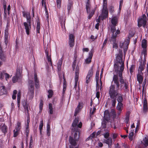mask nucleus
<instances>
[{"label":"nucleus","mask_w":148,"mask_h":148,"mask_svg":"<svg viewBox=\"0 0 148 148\" xmlns=\"http://www.w3.org/2000/svg\"><path fill=\"white\" fill-rule=\"evenodd\" d=\"M124 68L120 67V70H119L118 73L119 77L118 78L117 75H114L113 77V81L116 86V87L117 88H121L123 86V84L124 85V87L125 89H127L128 88L129 83L127 81L123 79L122 76Z\"/></svg>","instance_id":"nucleus-1"},{"label":"nucleus","mask_w":148,"mask_h":148,"mask_svg":"<svg viewBox=\"0 0 148 148\" xmlns=\"http://www.w3.org/2000/svg\"><path fill=\"white\" fill-rule=\"evenodd\" d=\"M22 13L23 17L26 18L27 19V22H24L23 24L27 34L29 35L31 29V17L29 12L23 11L22 12Z\"/></svg>","instance_id":"nucleus-2"},{"label":"nucleus","mask_w":148,"mask_h":148,"mask_svg":"<svg viewBox=\"0 0 148 148\" xmlns=\"http://www.w3.org/2000/svg\"><path fill=\"white\" fill-rule=\"evenodd\" d=\"M115 86L112 84L110 87L109 93L110 98L111 99L112 105L113 106H115L116 102V98L118 95V90L119 89L116 88Z\"/></svg>","instance_id":"nucleus-3"},{"label":"nucleus","mask_w":148,"mask_h":148,"mask_svg":"<svg viewBox=\"0 0 148 148\" xmlns=\"http://www.w3.org/2000/svg\"><path fill=\"white\" fill-rule=\"evenodd\" d=\"M28 93L31 99H32L34 95V81L29 80V81Z\"/></svg>","instance_id":"nucleus-4"},{"label":"nucleus","mask_w":148,"mask_h":148,"mask_svg":"<svg viewBox=\"0 0 148 148\" xmlns=\"http://www.w3.org/2000/svg\"><path fill=\"white\" fill-rule=\"evenodd\" d=\"M112 25L110 26L111 32H114L116 31V26L118 23V18L116 16L113 17L111 20Z\"/></svg>","instance_id":"nucleus-5"},{"label":"nucleus","mask_w":148,"mask_h":148,"mask_svg":"<svg viewBox=\"0 0 148 148\" xmlns=\"http://www.w3.org/2000/svg\"><path fill=\"white\" fill-rule=\"evenodd\" d=\"M106 11L102 10L101 15L99 16L98 18L96 20V22L97 23H99L101 20H103L108 17V12Z\"/></svg>","instance_id":"nucleus-6"},{"label":"nucleus","mask_w":148,"mask_h":148,"mask_svg":"<svg viewBox=\"0 0 148 148\" xmlns=\"http://www.w3.org/2000/svg\"><path fill=\"white\" fill-rule=\"evenodd\" d=\"M112 33V36L110 39V42L111 43H114L116 42V38L117 35L120 33V31L119 29H117L116 31L114 32H111Z\"/></svg>","instance_id":"nucleus-7"},{"label":"nucleus","mask_w":148,"mask_h":148,"mask_svg":"<svg viewBox=\"0 0 148 148\" xmlns=\"http://www.w3.org/2000/svg\"><path fill=\"white\" fill-rule=\"evenodd\" d=\"M68 44L70 47L73 48L75 45V36L73 34H70L69 36Z\"/></svg>","instance_id":"nucleus-8"},{"label":"nucleus","mask_w":148,"mask_h":148,"mask_svg":"<svg viewBox=\"0 0 148 148\" xmlns=\"http://www.w3.org/2000/svg\"><path fill=\"white\" fill-rule=\"evenodd\" d=\"M49 49L48 48H47L45 49V53L46 57L48 60V62L49 63V64L52 66H53L52 61L51 58V54L49 55Z\"/></svg>","instance_id":"nucleus-9"},{"label":"nucleus","mask_w":148,"mask_h":148,"mask_svg":"<svg viewBox=\"0 0 148 148\" xmlns=\"http://www.w3.org/2000/svg\"><path fill=\"white\" fill-rule=\"evenodd\" d=\"M147 23V20L142 19V18H139L138 20V27H140L143 26L144 28H145Z\"/></svg>","instance_id":"nucleus-10"},{"label":"nucleus","mask_w":148,"mask_h":148,"mask_svg":"<svg viewBox=\"0 0 148 148\" xmlns=\"http://www.w3.org/2000/svg\"><path fill=\"white\" fill-rule=\"evenodd\" d=\"M148 103L147 99L145 97L144 99L143 102V113L144 114L147 113L148 112Z\"/></svg>","instance_id":"nucleus-11"},{"label":"nucleus","mask_w":148,"mask_h":148,"mask_svg":"<svg viewBox=\"0 0 148 148\" xmlns=\"http://www.w3.org/2000/svg\"><path fill=\"white\" fill-rule=\"evenodd\" d=\"M143 73H138L137 75V80L140 84H141L143 81Z\"/></svg>","instance_id":"nucleus-12"},{"label":"nucleus","mask_w":148,"mask_h":148,"mask_svg":"<svg viewBox=\"0 0 148 148\" xmlns=\"http://www.w3.org/2000/svg\"><path fill=\"white\" fill-rule=\"evenodd\" d=\"M146 63L145 62H143V63L142 62H140V64L139 66L138 69V73H143L142 71L144 69L145 67V65Z\"/></svg>","instance_id":"nucleus-13"},{"label":"nucleus","mask_w":148,"mask_h":148,"mask_svg":"<svg viewBox=\"0 0 148 148\" xmlns=\"http://www.w3.org/2000/svg\"><path fill=\"white\" fill-rule=\"evenodd\" d=\"M7 93V89L4 86H0V96L6 95Z\"/></svg>","instance_id":"nucleus-14"},{"label":"nucleus","mask_w":148,"mask_h":148,"mask_svg":"<svg viewBox=\"0 0 148 148\" xmlns=\"http://www.w3.org/2000/svg\"><path fill=\"white\" fill-rule=\"evenodd\" d=\"M93 56L92 51H90L89 53V56L88 58L85 60V62L86 64H89L91 62V60Z\"/></svg>","instance_id":"nucleus-15"},{"label":"nucleus","mask_w":148,"mask_h":148,"mask_svg":"<svg viewBox=\"0 0 148 148\" xmlns=\"http://www.w3.org/2000/svg\"><path fill=\"white\" fill-rule=\"evenodd\" d=\"M34 80L35 86L36 88H38L39 87V81L37 77V75L36 73H34Z\"/></svg>","instance_id":"nucleus-16"},{"label":"nucleus","mask_w":148,"mask_h":148,"mask_svg":"<svg viewBox=\"0 0 148 148\" xmlns=\"http://www.w3.org/2000/svg\"><path fill=\"white\" fill-rule=\"evenodd\" d=\"M60 24L62 29L63 31H66V28L65 27V19H63L62 17H60Z\"/></svg>","instance_id":"nucleus-17"},{"label":"nucleus","mask_w":148,"mask_h":148,"mask_svg":"<svg viewBox=\"0 0 148 148\" xmlns=\"http://www.w3.org/2000/svg\"><path fill=\"white\" fill-rule=\"evenodd\" d=\"M104 142L108 145V147L110 148L112 147V139L111 137H109L104 140Z\"/></svg>","instance_id":"nucleus-18"},{"label":"nucleus","mask_w":148,"mask_h":148,"mask_svg":"<svg viewBox=\"0 0 148 148\" xmlns=\"http://www.w3.org/2000/svg\"><path fill=\"white\" fill-rule=\"evenodd\" d=\"M1 129L3 133L5 135L8 132V127L7 126L5 125V124H3L1 126Z\"/></svg>","instance_id":"nucleus-19"},{"label":"nucleus","mask_w":148,"mask_h":148,"mask_svg":"<svg viewBox=\"0 0 148 148\" xmlns=\"http://www.w3.org/2000/svg\"><path fill=\"white\" fill-rule=\"evenodd\" d=\"M91 6V5L90 0H87V1L86 2V12L88 14L90 12Z\"/></svg>","instance_id":"nucleus-20"},{"label":"nucleus","mask_w":148,"mask_h":148,"mask_svg":"<svg viewBox=\"0 0 148 148\" xmlns=\"http://www.w3.org/2000/svg\"><path fill=\"white\" fill-rule=\"evenodd\" d=\"M72 130L73 132H75L74 135V139H76V140H78L79 138V135L77 136L78 133H79V129H73V128H72Z\"/></svg>","instance_id":"nucleus-21"},{"label":"nucleus","mask_w":148,"mask_h":148,"mask_svg":"<svg viewBox=\"0 0 148 148\" xmlns=\"http://www.w3.org/2000/svg\"><path fill=\"white\" fill-rule=\"evenodd\" d=\"M110 119V113L108 111H106L104 112V115L103 120L108 121Z\"/></svg>","instance_id":"nucleus-22"},{"label":"nucleus","mask_w":148,"mask_h":148,"mask_svg":"<svg viewBox=\"0 0 148 148\" xmlns=\"http://www.w3.org/2000/svg\"><path fill=\"white\" fill-rule=\"evenodd\" d=\"M102 10L106 11V12H108L107 8V0H103V4Z\"/></svg>","instance_id":"nucleus-23"},{"label":"nucleus","mask_w":148,"mask_h":148,"mask_svg":"<svg viewBox=\"0 0 148 148\" xmlns=\"http://www.w3.org/2000/svg\"><path fill=\"white\" fill-rule=\"evenodd\" d=\"M69 141L71 144L74 147L76 145V142L78 141V140H76V139H74L71 136L69 137Z\"/></svg>","instance_id":"nucleus-24"},{"label":"nucleus","mask_w":148,"mask_h":148,"mask_svg":"<svg viewBox=\"0 0 148 148\" xmlns=\"http://www.w3.org/2000/svg\"><path fill=\"white\" fill-rule=\"evenodd\" d=\"M79 121V120L77 118L75 119L72 124V126L73 129H75L76 128H77V124L78 123Z\"/></svg>","instance_id":"nucleus-25"},{"label":"nucleus","mask_w":148,"mask_h":148,"mask_svg":"<svg viewBox=\"0 0 148 148\" xmlns=\"http://www.w3.org/2000/svg\"><path fill=\"white\" fill-rule=\"evenodd\" d=\"M73 2L71 0H69L68 4L67 5V8L68 12L70 11L71 8H73Z\"/></svg>","instance_id":"nucleus-26"},{"label":"nucleus","mask_w":148,"mask_h":148,"mask_svg":"<svg viewBox=\"0 0 148 148\" xmlns=\"http://www.w3.org/2000/svg\"><path fill=\"white\" fill-rule=\"evenodd\" d=\"M142 143L145 147L148 146V137H145L143 138Z\"/></svg>","instance_id":"nucleus-27"},{"label":"nucleus","mask_w":148,"mask_h":148,"mask_svg":"<svg viewBox=\"0 0 148 148\" xmlns=\"http://www.w3.org/2000/svg\"><path fill=\"white\" fill-rule=\"evenodd\" d=\"M116 60L117 63L121 64V62H123V56L117 55L116 57Z\"/></svg>","instance_id":"nucleus-28"},{"label":"nucleus","mask_w":148,"mask_h":148,"mask_svg":"<svg viewBox=\"0 0 148 148\" xmlns=\"http://www.w3.org/2000/svg\"><path fill=\"white\" fill-rule=\"evenodd\" d=\"M43 100L42 99H40V103L39 105V113H41L43 107Z\"/></svg>","instance_id":"nucleus-29"},{"label":"nucleus","mask_w":148,"mask_h":148,"mask_svg":"<svg viewBox=\"0 0 148 148\" xmlns=\"http://www.w3.org/2000/svg\"><path fill=\"white\" fill-rule=\"evenodd\" d=\"M117 97V99L118 103H122L123 101V97L122 95L120 94H118Z\"/></svg>","instance_id":"nucleus-30"},{"label":"nucleus","mask_w":148,"mask_h":148,"mask_svg":"<svg viewBox=\"0 0 148 148\" xmlns=\"http://www.w3.org/2000/svg\"><path fill=\"white\" fill-rule=\"evenodd\" d=\"M0 59L3 61H5L6 60V55L3 52L0 53Z\"/></svg>","instance_id":"nucleus-31"},{"label":"nucleus","mask_w":148,"mask_h":148,"mask_svg":"<svg viewBox=\"0 0 148 148\" xmlns=\"http://www.w3.org/2000/svg\"><path fill=\"white\" fill-rule=\"evenodd\" d=\"M96 10V8H95L92 10L91 12L89 13V14L88 17V19H91L92 17L95 14Z\"/></svg>","instance_id":"nucleus-32"},{"label":"nucleus","mask_w":148,"mask_h":148,"mask_svg":"<svg viewBox=\"0 0 148 148\" xmlns=\"http://www.w3.org/2000/svg\"><path fill=\"white\" fill-rule=\"evenodd\" d=\"M5 43H6V42H7L8 40V31L7 29H5ZM7 43V42H6Z\"/></svg>","instance_id":"nucleus-33"},{"label":"nucleus","mask_w":148,"mask_h":148,"mask_svg":"<svg viewBox=\"0 0 148 148\" xmlns=\"http://www.w3.org/2000/svg\"><path fill=\"white\" fill-rule=\"evenodd\" d=\"M123 104L122 103H118L116 106V109L119 111H122L123 108Z\"/></svg>","instance_id":"nucleus-34"},{"label":"nucleus","mask_w":148,"mask_h":148,"mask_svg":"<svg viewBox=\"0 0 148 148\" xmlns=\"http://www.w3.org/2000/svg\"><path fill=\"white\" fill-rule=\"evenodd\" d=\"M141 45L143 49L147 48V41L146 39H144L142 40Z\"/></svg>","instance_id":"nucleus-35"},{"label":"nucleus","mask_w":148,"mask_h":148,"mask_svg":"<svg viewBox=\"0 0 148 148\" xmlns=\"http://www.w3.org/2000/svg\"><path fill=\"white\" fill-rule=\"evenodd\" d=\"M21 128V124L20 122L18 121L17 123V125L16 126L15 130L20 132Z\"/></svg>","instance_id":"nucleus-36"},{"label":"nucleus","mask_w":148,"mask_h":148,"mask_svg":"<svg viewBox=\"0 0 148 148\" xmlns=\"http://www.w3.org/2000/svg\"><path fill=\"white\" fill-rule=\"evenodd\" d=\"M40 25L39 21L38 20L37 22V27L36 28V32L37 33H40Z\"/></svg>","instance_id":"nucleus-37"},{"label":"nucleus","mask_w":148,"mask_h":148,"mask_svg":"<svg viewBox=\"0 0 148 148\" xmlns=\"http://www.w3.org/2000/svg\"><path fill=\"white\" fill-rule=\"evenodd\" d=\"M49 112L50 114H52L53 113V108L52 106V104L51 103H50L49 104Z\"/></svg>","instance_id":"nucleus-38"},{"label":"nucleus","mask_w":148,"mask_h":148,"mask_svg":"<svg viewBox=\"0 0 148 148\" xmlns=\"http://www.w3.org/2000/svg\"><path fill=\"white\" fill-rule=\"evenodd\" d=\"M47 135L49 136L51 134V129L50 124L48 123L47 126Z\"/></svg>","instance_id":"nucleus-39"},{"label":"nucleus","mask_w":148,"mask_h":148,"mask_svg":"<svg viewBox=\"0 0 148 148\" xmlns=\"http://www.w3.org/2000/svg\"><path fill=\"white\" fill-rule=\"evenodd\" d=\"M95 132H93L86 139V140L88 141L90 140H92L95 137Z\"/></svg>","instance_id":"nucleus-40"},{"label":"nucleus","mask_w":148,"mask_h":148,"mask_svg":"<svg viewBox=\"0 0 148 148\" xmlns=\"http://www.w3.org/2000/svg\"><path fill=\"white\" fill-rule=\"evenodd\" d=\"M43 121L42 120L40 121V123L39 126V129L40 130V134L42 133V129L43 127Z\"/></svg>","instance_id":"nucleus-41"},{"label":"nucleus","mask_w":148,"mask_h":148,"mask_svg":"<svg viewBox=\"0 0 148 148\" xmlns=\"http://www.w3.org/2000/svg\"><path fill=\"white\" fill-rule=\"evenodd\" d=\"M15 76L20 78L21 77V72L19 69H17L16 73Z\"/></svg>","instance_id":"nucleus-42"},{"label":"nucleus","mask_w":148,"mask_h":148,"mask_svg":"<svg viewBox=\"0 0 148 148\" xmlns=\"http://www.w3.org/2000/svg\"><path fill=\"white\" fill-rule=\"evenodd\" d=\"M108 121L103 120L101 123V127L103 128H105L106 127L107 123Z\"/></svg>","instance_id":"nucleus-43"},{"label":"nucleus","mask_w":148,"mask_h":148,"mask_svg":"<svg viewBox=\"0 0 148 148\" xmlns=\"http://www.w3.org/2000/svg\"><path fill=\"white\" fill-rule=\"evenodd\" d=\"M93 67H91L90 69L89 70L87 75L88 76H90L92 77L93 74Z\"/></svg>","instance_id":"nucleus-44"},{"label":"nucleus","mask_w":148,"mask_h":148,"mask_svg":"<svg viewBox=\"0 0 148 148\" xmlns=\"http://www.w3.org/2000/svg\"><path fill=\"white\" fill-rule=\"evenodd\" d=\"M66 81H65L64 79V82H63V92H62V93H63V94H64V93L65 92V91L66 90Z\"/></svg>","instance_id":"nucleus-45"},{"label":"nucleus","mask_w":148,"mask_h":148,"mask_svg":"<svg viewBox=\"0 0 148 148\" xmlns=\"http://www.w3.org/2000/svg\"><path fill=\"white\" fill-rule=\"evenodd\" d=\"M5 71H3V72H4V73H3V76L4 75L5 76V80L7 81L8 79L9 78L10 76L8 74L5 73Z\"/></svg>","instance_id":"nucleus-46"},{"label":"nucleus","mask_w":148,"mask_h":148,"mask_svg":"<svg viewBox=\"0 0 148 148\" xmlns=\"http://www.w3.org/2000/svg\"><path fill=\"white\" fill-rule=\"evenodd\" d=\"M62 64V62L60 61L58 64V71H60L61 70V67Z\"/></svg>","instance_id":"nucleus-47"},{"label":"nucleus","mask_w":148,"mask_h":148,"mask_svg":"<svg viewBox=\"0 0 148 148\" xmlns=\"http://www.w3.org/2000/svg\"><path fill=\"white\" fill-rule=\"evenodd\" d=\"M62 0H56L57 7L58 8H60L61 6Z\"/></svg>","instance_id":"nucleus-48"},{"label":"nucleus","mask_w":148,"mask_h":148,"mask_svg":"<svg viewBox=\"0 0 148 148\" xmlns=\"http://www.w3.org/2000/svg\"><path fill=\"white\" fill-rule=\"evenodd\" d=\"M142 54H143L144 55V58L146 57L147 55V48L143 49V50L141 52Z\"/></svg>","instance_id":"nucleus-49"},{"label":"nucleus","mask_w":148,"mask_h":148,"mask_svg":"<svg viewBox=\"0 0 148 148\" xmlns=\"http://www.w3.org/2000/svg\"><path fill=\"white\" fill-rule=\"evenodd\" d=\"M13 132L14 137H16L18 135L19 131L16 130H14L13 131Z\"/></svg>","instance_id":"nucleus-50"},{"label":"nucleus","mask_w":148,"mask_h":148,"mask_svg":"<svg viewBox=\"0 0 148 148\" xmlns=\"http://www.w3.org/2000/svg\"><path fill=\"white\" fill-rule=\"evenodd\" d=\"M92 77V76H88L87 75L86 76V83L87 84H88L89 83L90 81V78Z\"/></svg>","instance_id":"nucleus-51"},{"label":"nucleus","mask_w":148,"mask_h":148,"mask_svg":"<svg viewBox=\"0 0 148 148\" xmlns=\"http://www.w3.org/2000/svg\"><path fill=\"white\" fill-rule=\"evenodd\" d=\"M48 93H49V94L48 95V98H51L53 94V91L51 90H49L48 91Z\"/></svg>","instance_id":"nucleus-52"},{"label":"nucleus","mask_w":148,"mask_h":148,"mask_svg":"<svg viewBox=\"0 0 148 148\" xmlns=\"http://www.w3.org/2000/svg\"><path fill=\"white\" fill-rule=\"evenodd\" d=\"M17 93V91L16 90H14L13 92V94L12 98L13 99H15L16 98V95Z\"/></svg>","instance_id":"nucleus-53"},{"label":"nucleus","mask_w":148,"mask_h":148,"mask_svg":"<svg viewBox=\"0 0 148 148\" xmlns=\"http://www.w3.org/2000/svg\"><path fill=\"white\" fill-rule=\"evenodd\" d=\"M81 109L77 107L75 110V112L74 114V116H76L77 114L79 113V112H80L81 110Z\"/></svg>","instance_id":"nucleus-54"},{"label":"nucleus","mask_w":148,"mask_h":148,"mask_svg":"<svg viewBox=\"0 0 148 148\" xmlns=\"http://www.w3.org/2000/svg\"><path fill=\"white\" fill-rule=\"evenodd\" d=\"M19 79H20V78L15 75L12 78V80L13 83H15Z\"/></svg>","instance_id":"nucleus-55"},{"label":"nucleus","mask_w":148,"mask_h":148,"mask_svg":"<svg viewBox=\"0 0 148 148\" xmlns=\"http://www.w3.org/2000/svg\"><path fill=\"white\" fill-rule=\"evenodd\" d=\"M30 122V119L29 115L27 117V124L26 125L25 127H29V123Z\"/></svg>","instance_id":"nucleus-56"},{"label":"nucleus","mask_w":148,"mask_h":148,"mask_svg":"<svg viewBox=\"0 0 148 148\" xmlns=\"http://www.w3.org/2000/svg\"><path fill=\"white\" fill-rule=\"evenodd\" d=\"M84 104L83 102H80L79 103L77 107L81 109L83 108Z\"/></svg>","instance_id":"nucleus-57"},{"label":"nucleus","mask_w":148,"mask_h":148,"mask_svg":"<svg viewBox=\"0 0 148 148\" xmlns=\"http://www.w3.org/2000/svg\"><path fill=\"white\" fill-rule=\"evenodd\" d=\"M134 133L133 132H132L129 134L128 137L129 139L131 140H132L133 136L134 135Z\"/></svg>","instance_id":"nucleus-58"},{"label":"nucleus","mask_w":148,"mask_h":148,"mask_svg":"<svg viewBox=\"0 0 148 148\" xmlns=\"http://www.w3.org/2000/svg\"><path fill=\"white\" fill-rule=\"evenodd\" d=\"M28 107L29 105L28 104H27V105L24 106L23 107L25 111V112H27L28 113L29 110H28Z\"/></svg>","instance_id":"nucleus-59"},{"label":"nucleus","mask_w":148,"mask_h":148,"mask_svg":"<svg viewBox=\"0 0 148 148\" xmlns=\"http://www.w3.org/2000/svg\"><path fill=\"white\" fill-rule=\"evenodd\" d=\"M109 11L110 13H112L114 12V7L113 6L111 5L110 7Z\"/></svg>","instance_id":"nucleus-60"},{"label":"nucleus","mask_w":148,"mask_h":148,"mask_svg":"<svg viewBox=\"0 0 148 148\" xmlns=\"http://www.w3.org/2000/svg\"><path fill=\"white\" fill-rule=\"evenodd\" d=\"M112 138L114 140V141L115 140V139L117 137L118 134L115 133L112 134Z\"/></svg>","instance_id":"nucleus-61"},{"label":"nucleus","mask_w":148,"mask_h":148,"mask_svg":"<svg viewBox=\"0 0 148 148\" xmlns=\"http://www.w3.org/2000/svg\"><path fill=\"white\" fill-rule=\"evenodd\" d=\"M95 78L96 82L97 83V84L98 83V82L99 78V73H98L96 72L95 76Z\"/></svg>","instance_id":"nucleus-62"},{"label":"nucleus","mask_w":148,"mask_h":148,"mask_svg":"<svg viewBox=\"0 0 148 148\" xmlns=\"http://www.w3.org/2000/svg\"><path fill=\"white\" fill-rule=\"evenodd\" d=\"M134 8L136 9V10L137 9L138 7V5L137 4V0H135L134 1Z\"/></svg>","instance_id":"nucleus-63"},{"label":"nucleus","mask_w":148,"mask_h":148,"mask_svg":"<svg viewBox=\"0 0 148 148\" xmlns=\"http://www.w3.org/2000/svg\"><path fill=\"white\" fill-rule=\"evenodd\" d=\"M114 67L115 71L116 72L118 73L119 70V67L118 65L116 64H115L114 65Z\"/></svg>","instance_id":"nucleus-64"}]
</instances>
